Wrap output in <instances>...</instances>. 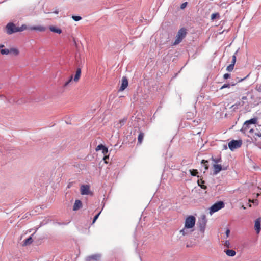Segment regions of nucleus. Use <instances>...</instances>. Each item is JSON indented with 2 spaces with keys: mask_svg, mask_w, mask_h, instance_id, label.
I'll return each mask as SVG.
<instances>
[{
  "mask_svg": "<svg viewBox=\"0 0 261 261\" xmlns=\"http://www.w3.org/2000/svg\"><path fill=\"white\" fill-rule=\"evenodd\" d=\"M204 181L202 179H198L197 181V183L199 186H200L202 189H206L207 187L204 185Z\"/></svg>",
  "mask_w": 261,
  "mask_h": 261,
  "instance_id": "nucleus-20",
  "label": "nucleus"
},
{
  "mask_svg": "<svg viewBox=\"0 0 261 261\" xmlns=\"http://www.w3.org/2000/svg\"><path fill=\"white\" fill-rule=\"evenodd\" d=\"M187 33V30L186 29L184 28H181L177 32L173 45H175L180 43L182 41V39L186 37Z\"/></svg>",
  "mask_w": 261,
  "mask_h": 261,
  "instance_id": "nucleus-2",
  "label": "nucleus"
},
{
  "mask_svg": "<svg viewBox=\"0 0 261 261\" xmlns=\"http://www.w3.org/2000/svg\"><path fill=\"white\" fill-rule=\"evenodd\" d=\"M247 97H246V96H243V97H242V100H247Z\"/></svg>",
  "mask_w": 261,
  "mask_h": 261,
  "instance_id": "nucleus-44",
  "label": "nucleus"
},
{
  "mask_svg": "<svg viewBox=\"0 0 261 261\" xmlns=\"http://www.w3.org/2000/svg\"><path fill=\"white\" fill-rule=\"evenodd\" d=\"M236 54H237V52H236L234 55H233L232 61H231V64L234 65V66L235 63L236 62Z\"/></svg>",
  "mask_w": 261,
  "mask_h": 261,
  "instance_id": "nucleus-30",
  "label": "nucleus"
},
{
  "mask_svg": "<svg viewBox=\"0 0 261 261\" xmlns=\"http://www.w3.org/2000/svg\"><path fill=\"white\" fill-rule=\"evenodd\" d=\"M28 29L25 24H22L20 27H16L13 22L8 23L5 27V32L8 35H11L16 32L23 31Z\"/></svg>",
  "mask_w": 261,
  "mask_h": 261,
  "instance_id": "nucleus-1",
  "label": "nucleus"
},
{
  "mask_svg": "<svg viewBox=\"0 0 261 261\" xmlns=\"http://www.w3.org/2000/svg\"><path fill=\"white\" fill-rule=\"evenodd\" d=\"M81 194L82 195H88L90 194V188L87 185H82L80 188Z\"/></svg>",
  "mask_w": 261,
  "mask_h": 261,
  "instance_id": "nucleus-7",
  "label": "nucleus"
},
{
  "mask_svg": "<svg viewBox=\"0 0 261 261\" xmlns=\"http://www.w3.org/2000/svg\"><path fill=\"white\" fill-rule=\"evenodd\" d=\"M10 54H12L14 56H17L19 54V50L16 48H11L10 49Z\"/></svg>",
  "mask_w": 261,
  "mask_h": 261,
  "instance_id": "nucleus-18",
  "label": "nucleus"
},
{
  "mask_svg": "<svg viewBox=\"0 0 261 261\" xmlns=\"http://www.w3.org/2000/svg\"><path fill=\"white\" fill-rule=\"evenodd\" d=\"M144 133L140 132L138 137V143L141 144L144 138Z\"/></svg>",
  "mask_w": 261,
  "mask_h": 261,
  "instance_id": "nucleus-21",
  "label": "nucleus"
},
{
  "mask_svg": "<svg viewBox=\"0 0 261 261\" xmlns=\"http://www.w3.org/2000/svg\"><path fill=\"white\" fill-rule=\"evenodd\" d=\"M234 65L230 64L229 66H228L227 67V68H226L227 71H228L229 72L232 71L234 68Z\"/></svg>",
  "mask_w": 261,
  "mask_h": 261,
  "instance_id": "nucleus-29",
  "label": "nucleus"
},
{
  "mask_svg": "<svg viewBox=\"0 0 261 261\" xmlns=\"http://www.w3.org/2000/svg\"><path fill=\"white\" fill-rule=\"evenodd\" d=\"M255 135H256V136H258V137H261V133H260V134L256 133V134H255Z\"/></svg>",
  "mask_w": 261,
  "mask_h": 261,
  "instance_id": "nucleus-45",
  "label": "nucleus"
},
{
  "mask_svg": "<svg viewBox=\"0 0 261 261\" xmlns=\"http://www.w3.org/2000/svg\"><path fill=\"white\" fill-rule=\"evenodd\" d=\"M230 234V230L229 229H227L226 231V236L228 237Z\"/></svg>",
  "mask_w": 261,
  "mask_h": 261,
  "instance_id": "nucleus-43",
  "label": "nucleus"
},
{
  "mask_svg": "<svg viewBox=\"0 0 261 261\" xmlns=\"http://www.w3.org/2000/svg\"><path fill=\"white\" fill-rule=\"evenodd\" d=\"M257 122V118H253L250 120H247L244 124V127L245 129L249 128V125L251 124H255Z\"/></svg>",
  "mask_w": 261,
  "mask_h": 261,
  "instance_id": "nucleus-8",
  "label": "nucleus"
},
{
  "mask_svg": "<svg viewBox=\"0 0 261 261\" xmlns=\"http://www.w3.org/2000/svg\"><path fill=\"white\" fill-rule=\"evenodd\" d=\"M207 220L205 216H203L198 221L199 230L201 232H203L205 228Z\"/></svg>",
  "mask_w": 261,
  "mask_h": 261,
  "instance_id": "nucleus-6",
  "label": "nucleus"
},
{
  "mask_svg": "<svg viewBox=\"0 0 261 261\" xmlns=\"http://www.w3.org/2000/svg\"><path fill=\"white\" fill-rule=\"evenodd\" d=\"M254 229L257 234L259 233L261 230L260 218H258L255 221Z\"/></svg>",
  "mask_w": 261,
  "mask_h": 261,
  "instance_id": "nucleus-9",
  "label": "nucleus"
},
{
  "mask_svg": "<svg viewBox=\"0 0 261 261\" xmlns=\"http://www.w3.org/2000/svg\"><path fill=\"white\" fill-rule=\"evenodd\" d=\"M224 245L226 247L229 248V246H230V243H229V241H226L225 243H224Z\"/></svg>",
  "mask_w": 261,
  "mask_h": 261,
  "instance_id": "nucleus-42",
  "label": "nucleus"
},
{
  "mask_svg": "<svg viewBox=\"0 0 261 261\" xmlns=\"http://www.w3.org/2000/svg\"><path fill=\"white\" fill-rule=\"evenodd\" d=\"M249 207H251V204H249Z\"/></svg>",
  "mask_w": 261,
  "mask_h": 261,
  "instance_id": "nucleus-52",
  "label": "nucleus"
},
{
  "mask_svg": "<svg viewBox=\"0 0 261 261\" xmlns=\"http://www.w3.org/2000/svg\"><path fill=\"white\" fill-rule=\"evenodd\" d=\"M187 5V2H185V3H182L180 6L181 9H184L186 7Z\"/></svg>",
  "mask_w": 261,
  "mask_h": 261,
  "instance_id": "nucleus-41",
  "label": "nucleus"
},
{
  "mask_svg": "<svg viewBox=\"0 0 261 261\" xmlns=\"http://www.w3.org/2000/svg\"><path fill=\"white\" fill-rule=\"evenodd\" d=\"M208 161L205 160H202L201 161V164H204L205 170H206L208 169Z\"/></svg>",
  "mask_w": 261,
  "mask_h": 261,
  "instance_id": "nucleus-26",
  "label": "nucleus"
},
{
  "mask_svg": "<svg viewBox=\"0 0 261 261\" xmlns=\"http://www.w3.org/2000/svg\"><path fill=\"white\" fill-rule=\"evenodd\" d=\"M72 80L73 75H71L70 76L69 79L64 84L63 87L64 88L66 87L70 84V83L72 81Z\"/></svg>",
  "mask_w": 261,
  "mask_h": 261,
  "instance_id": "nucleus-24",
  "label": "nucleus"
},
{
  "mask_svg": "<svg viewBox=\"0 0 261 261\" xmlns=\"http://www.w3.org/2000/svg\"><path fill=\"white\" fill-rule=\"evenodd\" d=\"M4 47V45H3V44H1L0 45V48H3Z\"/></svg>",
  "mask_w": 261,
  "mask_h": 261,
  "instance_id": "nucleus-46",
  "label": "nucleus"
},
{
  "mask_svg": "<svg viewBox=\"0 0 261 261\" xmlns=\"http://www.w3.org/2000/svg\"><path fill=\"white\" fill-rule=\"evenodd\" d=\"M82 206V203L80 200H76L73 205V210L77 211Z\"/></svg>",
  "mask_w": 261,
  "mask_h": 261,
  "instance_id": "nucleus-14",
  "label": "nucleus"
},
{
  "mask_svg": "<svg viewBox=\"0 0 261 261\" xmlns=\"http://www.w3.org/2000/svg\"><path fill=\"white\" fill-rule=\"evenodd\" d=\"M81 75V69L80 68H78L76 69L75 75L73 78V81L77 82L79 81Z\"/></svg>",
  "mask_w": 261,
  "mask_h": 261,
  "instance_id": "nucleus-15",
  "label": "nucleus"
},
{
  "mask_svg": "<svg viewBox=\"0 0 261 261\" xmlns=\"http://www.w3.org/2000/svg\"><path fill=\"white\" fill-rule=\"evenodd\" d=\"M105 147V146L104 145H103L102 144H99L96 147L95 150L96 151H97L100 150H102Z\"/></svg>",
  "mask_w": 261,
  "mask_h": 261,
  "instance_id": "nucleus-33",
  "label": "nucleus"
},
{
  "mask_svg": "<svg viewBox=\"0 0 261 261\" xmlns=\"http://www.w3.org/2000/svg\"><path fill=\"white\" fill-rule=\"evenodd\" d=\"M242 207H243V209H245L246 208V207L244 205L242 206Z\"/></svg>",
  "mask_w": 261,
  "mask_h": 261,
  "instance_id": "nucleus-50",
  "label": "nucleus"
},
{
  "mask_svg": "<svg viewBox=\"0 0 261 261\" xmlns=\"http://www.w3.org/2000/svg\"><path fill=\"white\" fill-rule=\"evenodd\" d=\"M126 119H121L119 120V123L120 124V127H121L122 126H123L124 123L126 122Z\"/></svg>",
  "mask_w": 261,
  "mask_h": 261,
  "instance_id": "nucleus-32",
  "label": "nucleus"
},
{
  "mask_svg": "<svg viewBox=\"0 0 261 261\" xmlns=\"http://www.w3.org/2000/svg\"><path fill=\"white\" fill-rule=\"evenodd\" d=\"M109 159V155H105L104 157L103 158V160L104 161L105 163L107 164L108 163V160Z\"/></svg>",
  "mask_w": 261,
  "mask_h": 261,
  "instance_id": "nucleus-36",
  "label": "nucleus"
},
{
  "mask_svg": "<svg viewBox=\"0 0 261 261\" xmlns=\"http://www.w3.org/2000/svg\"><path fill=\"white\" fill-rule=\"evenodd\" d=\"M54 13H56V14H58V11H55L54 12Z\"/></svg>",
  "mask_w": 261,
  "mask_h": 261,
  "instance_id": "nucleus-49",
  "label": "nucleus"
},
{
  "mask_svg": "<svg viewBox=\"0 0 261 261\" xmlns=\"http://www.w3.org/2000/svg\"><path fill=\"white\" fill-rule=\"evenodd\" d=\"M100 214V212H99V213H98L94 217V219L93 220V222H92V223H94L95 222V221H96V220L97 219V218H98L99 215Z\"/></svg>",
  "mask_w": 261,
  "mask_h": 261,
  "instance_id": "nucleus-38",
  "label": "nucleus"
},
{
  "mask_svg": "<svg viewBox=\"0 0 261 261\" xmlns=\"http://www.w3.org/2000/svg\"><path fill=\"white\" fill-rule=\"evenodd\" d=\"M225 252L226 253V255L229 256H234L236 254V251L233 250H226L225 251Z\"/></svg>",
  "mask_w": 261,
  "mask_h": 261,
  "instance_id": "nucleus-19",
  "label": "nucleus"
},
{
  "mask_svg": "<svg viewBox=\"0 0 261 261\" xmlns=\"http://www.w3.org/2000/svg\"><path fill=\"white\" fill-rule=\"evenodd\" d=\"M72 18L74 20L76 21H79L82 19L81 17L79 16H72Z\"/></svg>",
  "mask_w": 261,
  "mask_h": 261,
  "instance_id": "nucleus-35",
  "label": "nucleus"
},
{
  "mask_svg": "<svg viewBox=\"0 0 261 261\" xmlns=\"http://www.w3.org/2000/svg\"><path fill=\"white\" fill-rule=\"evenodd\" d=\"M244 105V102L243 101H239L238 102L233 105L232 107H234V108H237L239 106H243Z\"/></svg>",
  "mask_w": 261,
  "mask_h": 261,
  "instance_id": "nucleus-25",
  "label": "nucleus"
},
{
  "mask_svg": "<svg viewBox=\"0 0 261 261\" xmlns=\"http://www.w3.org/2000/svg\"><path fill=\"white\" fill-rule=\"evenodd\" d=\"M242 144V141L241 140H233L228 143L229 148L233 151L236 149L240 148Z\"/></svg>",
  "mask_w": 261,
  "mask_h": 261,
  "instance_id": "nucleus-3",
  "label": "nucleus"
},
{
  "mask_svg": "<svg viewBox=\"0 0 261 261\" xmlns=\"http://www.w3.org/2000/svg\"><path fill=\"white\" fill-rule=\"evenodd\" d=\"M100 256L98 254H94L90 256H88L87 257L86 260L87 261H91L92 260H98L100 258Z\"/></svg>",
  "mask_w": 261,
  "mask_h": 261,
  "instance_id": "nucleus-16",
  "label": "nucleus"
},
{
  "mask_svg": "<svg viewBox=\"0 0 261 261\" xmlns=\"http://www.w3.org/2000/svg\"><path fill=\"white\" fill-rule=\"evenodd\" d=\"M212 160L213 161L214 163H215V164H217V163L221 162V158H212Z\"/></svg>",
  "mask_w": 261,
  "mask_h": 261,
  "instance_id": "nucleus-28",
  "label": "nucleus"
},
{
  "mask_svg": "<svg viewBox=\"0 0 261 261\" xmlns=\"http://www.w3.org/2000/svg\"><path fill=\"white\" fill-rule=\"evenodd\" d=\"M230 77V74H228V73H225L223 75V78L225 80L229 78Z\"/></svg>",
  "mask_w": 261,
  "mask_h": 261,
  "instance_id": "nucleus-39",
  "label": "nucleus"
},
{
  "mask_svg": "<svg viewBox=\"0 0 261 261\" xmlns=\"http://www.w3.org/2000/svg\"><path fill=\"white\" fill-rule=\"evenodd\" d=\"M219 17V13H213L211 15V18L212 20L215 19L217 17Z\"/></svg>",
  "mask_w": 261,
  "mask_h": 261,
  "instance_id": "nucleus-31",
  "label": "nucleus"
},
{
  "mask_svg": "<svg viewBox=\"0 0 261 261\" xmlns=\"http://www.w3.org/2000/svg\"><path fill=\"white\" fill-rule=\"evenodd\" d=\"M213 168H214V174H215V175L217 174L222 169L221 165L216 164H214L213 165Z\"/></svg>",
  "mask_w": 261,
  "mask_h": 261,
  "instance_id": "nucleus-11",
  "label": "nucleus"
},
{
  "mask_svg": "<svg viewBox=\"0 0 261 261\" xmlns=\"http://www.w3.org/2000/svg\"><path fill=\"white\" fill-rule=\"evenodd\" d=\"M230 85L229 84H225L220 88V89L222 90L226 88H230Z\"/></svg>",
  "mask_w": 261,
  "mask_h": 261,
  "instance_id": "nucleus-37",
  "label": "nucleus"
},
{
  "mask_svg": "<svg viewBox=\"0 0 261 261\" xmlns=\"http://www.w3.org/2000/svg\"><path fill=\"white\" fill-rule=\"evenodd\" d=\"M249 201L250 202H252L253 203H255L256 205L258 204V201L256 199H255V200L254 199H253V200L249 199Z\"/></svg>",
  "mask_w": 261,
  "mask_h": 261,
  "instance_id": "nucleus-40",
  "label": "nucleus"
},
{
  "mask_svg": "<svg viewBox=\"0 0 261 261\" xmlns=\"http://www.w3.org/2000/svg\"><path fill=\"white\" fill-rule=\"evenodd\" d=\"M33 242V239L31 237H30L29 238L25 239L24 241V245H28L31 244Z\"/></svg>",
  "mask_w": 261,
  "mask_h": 261,
  "instance_id": "nucleus-22",
  "label": "nucleus"
},
{
  "mask_svg": "<svg viewBox=\"0 0 261 261\" xmlns=\"http://www.w3.org/2000/svg\"><path fill=\"white\" fill-rule=\"evenodd\" d=\"M195 221L196 219L193 216H188L185 220V227L192 228L195 226Z\"/></svg>",
  "mask_w": 261,
  "mask_h": 261,
  "instance_id": "nucleus-4",
  "label": "nucleus"
},
{
  "mask_svg": "<svg viewBox=\"0 0 261 261\" xmlns=\"http://www.w3.org/2000/svg\"><path fill=\"white\" fill-rule=\"evenodd\" d=\"M259 195H261V193H257L256 194V197H257Z\"/></svg>",
  "mask_w": 261,
  "mask_h": 261,
  "instance_id": "nucleus-48",
  "label": "nucleus"
},
{
  "mask_svg": "<svg viewBox=\"0 0 261 261\" xmlns=\"http://www.w3.org/2000/svg\"><path fill=\"white\" fill-rule=\"evenodd\" d=\"M252 131H253V129H251V130H250V132H252Z\"/></svg>",
  "mask_w": 261,
  "mask_h": 261,
  "instance_id": "nucleus-51",
  "label": "nucleus"
},
{
  "mask_svg": "<svg viewBox=\"0 0 261 261\" xmlns=\"http://www.w3.org/2000/svg\"><path fill=\"white\" fill-rule=\"evenodd\" d=\"M190 228L185 227V226L184 228L180 230V233H181L183 236L189 234L193 231L192 230H190Z\"/></svg>",
  "mask_w": 261,
  "mask_h": 261,
  "instance_id": "nucleus-13",
  "label": "nucleus"
},
{
  "mask_svg": "<svg viewBox=\"0 0 261 261\" xmlns=\"http://www.w3.org/2000/svg\"><path fill=\"white\" fill-rule=\"evenodd\" d=\"M29 29H30L31 30H36V31H39L40 32H43L46 30V28L43 26L38 25V26L31 27L29 28Z\"/></svg>",
  "mask_w": 261,
  "mask_h": 261,
  "instance_id": "nucleus-12",
  "label": "nucleus"
},
{
  "mask_svg": "<svg viewBox=\"0 0 261 261\" xmlns=\"http://www.w3.org/2000/svg\"><path fill=\"white\" fill-rule=\"evenodd\" d=\"M10 49H2L0 50L1 54L2 55H8L10 54Z\"/></svg>",
  "mask_w": 261,
  "mask_h": 261,
  "instance_id": "nucleus-23",
  "label": "nucleus"
},
{
  "mask_svg": "<svg viewBox=\"0 0 261 261\" xmlns=\"http://www.w3.org/2000/svg\"><path fill=\"white\" fill-rule=\"evenodd\" d=\"M101 150H102V153H103V154L104 155H107V154L108 153V149L107 147H106L105 146Z\"/></svg>",
  "mask_w": 261,
  "mask_h": 261,
  "instance_id": "nucleus-34",
  "label": "nucleus"
},
{
  "mask_svg": "<svg viewBox=\"0 0 261 261\" xmlns=\"http://www.w3.org/2000/svg\"><path fill=\"white\" fill-rule=\"evenodd\" d=\"M190 172L192 176H196L198 174V171L196 169L190 170Z\"/></svg>",
  "mask_w": 261,
  "mask_h": 261,
  "instance_id": "nucleus-27",
  "label": "nucleus"
},
{
  "mask_svg": "<svg viewBox=\"0 0 261 261\" xmlns=\"http://www.w3.org/2000/svg\"><path fill=\"white\" fill-rule=\"evenodd\" d=\"M128 86V80L126 77L124 76L122 79V83L119 91H123Z\"/></svg>",
  "mask_w": 261,
  "mask_h": 261,
  "instance_id": "nucleus-10",
  "label": "nucleus"
},
{
  "mask_svg": "<svg viewBox=\"0 0 261 261\" xmlns=\"http://www.w3.org/2000/svg\"><path fill=\"white\" fill-rule=\"evenodd\" d=\"M191 114H192L190 112H189V113H187V116H188V115H190L191 116Z\"/></svg>",
  "mask_w": 261,
  "mask_h": 261,
  "instance_id": "nucleus-47",
  "label": "nucleus"
},
{
  "mask_svg": "<svg viewBox=\"0 0 261 261\" xmlns=\"http://www.w3.org/2000/svg\"><path fill=\"white\" fill-rule=\"evenodd\" d=\"M224 207V203L222 201H219L213 204L210 209V213L212 214L217 212Z\"/></svg>",
  "mask_w": 261,
  "mask_h": 261,
  "instance_id": "nucleus-5",
  "label": "nucleus"
},
{
  "mask_svg": "<svg viewBox=\"0 0 261 261\" xmlns=\"http://www.w3.org/2000/svg\"><path fill=\"white\" fill-rule=\"evenodd\" d=\"M49 29L50 31L56 33L58 34H61L62 33V30L61 29L57 28L54 25H50L49 27Z\"/></svg>",
  "mask_w": 261,
  "mask_h": 261,
  "instance_id": "nucleus-17",
  "label": "nucleus"
}]
</instances>
